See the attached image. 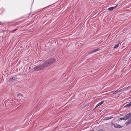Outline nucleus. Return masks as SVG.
Masks as SVG:
<instances>
[{
  "label": "nucleus",
  "mask_w": 131,
  "mask_h": 131,
  "mask_svg": "<svg viewBox=\"0 0 131 131\" xmlns=\"http://www.w3.org/2000/svg\"><path fill=\"white\" fill-rule=\"evenodd\" d=\"M56 61V60L53 58L49 59L45 61L42 65L45 68L49 67Z\"/></svg>",
  "instance_id": "obj_1"
},
{
  "label": "nucleus",
  "mask_w": 131,
  "mask_h": 131,
  "mask_svg": "<svg viewBox=\"0 0 131 131\" xmlns=\"http://www.w3.org/2000/svg\"><path fill=\"white\" fill-rule=\"evenodd\" d=\"M44 69L42 65L41 64L34 67V70L35 71H38L40 70H42Z\"/></svg>",
  "instance_id": "obj_2"
},
{
  "label": "nucleus",
  "mask_w": 131,
  "mask_h": 131,
  "mask_svg": "<svg viewBox=\"0 0 131 131\" xmlns=\"http://www.w3.org/2000/svg\"><path fill=\"white\" fill-rule=\"evenodd\" d=\"M17 79V78H16V77H11L9 80V81L10 82H12L13 81H14L15 80H16Z\"/></svg>",
  "instance_id": "obj_3"
},
{
  "label": "nucleus",
  "mask_w": 131,
  "mask_h": 131,
  "mask_svg": "<svg viewBox=\"0 0 131 131\" xmlns=\"http://www.w3.org/2000/svg\"><path fill=\"white\" fill-rule=\"evenodd\" d=\"M131 117V113H130L125 115L124 117L125 118V119L127 120L129 118Z\"/></svg>",
  "instance_id": "obj_4"
},
{
  "label": "nucleus",
  "mask_w": 131,
  "mask_h": 131,
  "mask_svg": "<svg viewBox=\"0 0 131 131\" xmlns=\"http://www.w3.org/2000/svg\"><path fill=\"white\" fill-rule=\"evenodd\" d=\"M114 126L115 128H121L122 127V126H120L117 124H115L114 125Z\"/></svg>",
  "instance_id": "obj_5"
},
{
  "label": "nucleus",
  "mask_w": 131,
  "mask_h": 131,
  "mask_svg": "<svg viewBox=\"0 0 131 131\" xmlns=\"http://www.w3.org/2000/svg\"><path fill=\"white\" fill-rule=\"evenodd\" d=\"M117 6V5L113 7H111L109 8L108 9V10L110 11H112Z\"/></svg>",
  "instance_id": "obj_6"
},
{
  "label": "nucleus",
  "mask_w": 131,
  "mask_h": 131,
  "mask_svg": "<svg viewBox=\"0 0 131 131\" xmlns=\"http://www.w3.org/2000/svg\"><path fill=\"white\" fill-rule=\"evenodd\" d=\"M104 102V101H102L101 102H100L98 104L96 105V107L95 108H96V107H97L98 106H99L100 105L102 104Z\"/></svg>",
  "instance_id": "obj_7"
},
{
  "label": "nucleus",
  "mask_w": 131,
  "mask_h": 131,
  "mask_svg": "<svg viewBox=\"0 0 131 131\" xmlns=\"http://www.w3.org/2000/svg\"><path fill=\"white\" fill-rule=\"evenodd\" d=\"M131 105V103L130 102V103L127 104L126 105H125L124 107V108L128 107L130 106Z\"/></svg>",
  "instance_id": "obj_8"
},
{
  "label": "nucleus",
  "mask_w": 131,
  "mask_h": 131,
  "mask_svg": "<svg viewBox=\"0 0 131 131\" xmlns=\"http://www.w3.org/2000/svg\"><path fill=\"white\" fill-rule=\"evenodd\" d=\"M98 50H93V51H92L90 52L89 53V54H91L94 53V52H96V51H97Z\"/></svg>",
  "instance_id": "obj_9"
},
{
  "label": "nucleus",
  "mask_w": 131,
  "mask_h": 131,
  "mask_svg": "<svg viewBox=\"0 0 131 131\" xmlns=\"http://www.w3.org/2000/svg\"><path fill=\"white\" fill-rule=\"evenodd\" d=\"M119 43H118V44L115 45L114 47V48L115 49L117 48L119 46Z\"/></svg>",
  "instance_id": "obj_10"
},
{
  "label": "nucleus",
  "mask_w": 131,
  "mask_h": 131,
  "mask_svg": "<svg viewBox=\"0 0 131 131\" xmlns=\"http://www.w3.org/2000/svg\"><path fill=\"white\" fill-rule=\"evenodd\" d=\"M113 117H106L104 119L105 120H107L110 119H111V118H112Z\"/></svg>",
  "instance_id": "obj_11"
},
{
  "label": "nucleus",
  "mask_w": 131,
  "mask_h": 131,
  "mask_svg": "<svg viewBox=\"0 0 131 131\" xmlns=\"http://www.w3.org/2000/svg\"><path fill=\"white\" fill-rule=\"evenodd\" d=\"M131 123V118L130 119L127 123V124L128 125Z\"/></svg>",
  "instance_id": "obj_12"
},
{
  "label": "nucleus",
  "mask_w": 131,
  "mask_h": 131,
  "mask_svg": "<svg viewBox=\"0 0 131 131\" xmlns=\"http://www.w3.org/2000/svg\"><path fill=\"white\" fill-rule=\"evenodd\" d=\"M119 119L120 120H124L125 119V117H121L119 118Z\"/></svg>",
  "instance_id": "obj_13"
},
{
  "label": "nucleus",
  "mask_w": 131,
  "mask_h": 131,
  "mask_svg": "<svg viewBox=\"0 0 131 131\" xmlns=\"http://www.w3.org/2000/svg\"><path fill=\"white\" fill-rule=\"evenodd\" d=\"M17 29H15V30H12V31H10V32H13V33H14V31H16V30H17Z\"/></svg>",
  "instance_id": "obj_14"
},
{
  "label": "nucleus",
  "mask_w": 131,
  "mask_h": 131,
  "mask_svg": "<svg viewBox=\"0 0 131 131\" xmlns=\"http://www.w3.org/2000/svg\"><path fill=\"white\" fill-rule=\"evenodd\" d=\"M109 93H112L113 94H114V91H113L111 92H110Z\"/></svg>",
  "instance_id": "obj_15"
},
{
  "label": "nucleus",
  "mask_w": 131,
  "mask_h": 131,
  "mask_svg": "<svg viewBox=\"0 0 131 131\" xmlns=\"http://www.w3.org/2000/svg\"><path fill=\"white\" fill-rule=\"evenodd\" d=\"M103 130L102 129H100L99 130H97V131H103Z\"/></svg>",
  "instance_id": "obj_16"
},
{
  "label": "nucleus",
  "mask_w": 131,
  "mask_h": 131,
  "mask_svg": "<svg viewBox=\"0 0 131 131\" xmlns=\"http://www.w3.org/2000/svg\"><path fill=\"white\" fill-rule=\"evenodd\" d=\"M118 92L117 91H114V94Z\"/></svg>",
  "instance_id": "obj_17"
},
{
  "label": "nucleus",
  "mask_w": 131,
  "mask_h": 131,
  "mask_svg": "<svg viewBox=\"0 0 131 131\" xmlns=\"http://www.w3.org/2000/svg\"><path fill=\"white\" fill-rule=\"evenodd\" d=\"M19 96H22V95L21 94H19Z\"/></svg>",
  "instance_id": "obj_18"
},
{
  "label": "nucleus",
  "mask_w": 131,
  "mask_h": 131,
  "mask_svg": "<svg viewBox=\"0 0 131 131\" xmlns=\"http://www.w3.org/2000/svg\"><path fill=\"white\" fill-rule=\"evenodd\" d=\"M130 102L131 103V102Z\"/></svg>",
  "instance_id": "obj_19"
}]
</instances>
